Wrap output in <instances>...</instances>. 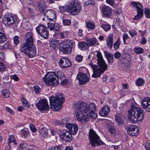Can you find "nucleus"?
<instances>
[{
	"label": "nucleus",
	"instance_id": "nucleus-36",
	"mask_svg": "<svg viewBox=\"0 0 150 150\" xmlns=\"http://www.w3.org/2000/svg\"><path fill=\"white\" fill-rule=\"evenodd\" d=\"M144 82L143 79L140 78L136 80V83L137 86H141L143 84Z\"/></svg>",
	"mask_w": 150,
	"mask_h": 150
},
{
	"label": "nucleus",
	"instance_id": "nucleus-51",
	"mask_svg": "<svg viewBox=\"0 0 150 150\" xmlns=\"http://www.w3.org/2000/svg\"><path fill=\"white\" fill-rule=\"evenodd\" d=\"M69 118L68 117H66L63 119L62 120V123L63 124H68L67 123L69 120Z\"/></svg>",
	"mask_w": 150,
	"mask_h": 150
},
{
	"label": "nucleus",
	"instance_id": "nucleus-42",
	"mask_svg": "<svg viewBox=\"0 0 150 150\" xmlns=\"http://www.w3.org/2000/svg\"><path fill=\"white\" fill-rule=\"evenodd\" d=\"M6 40V37L4 34L0 32V42H3Z\"/></svg>",
	"mask_w": 150,
	"mask_h": 150
},
{
	"label": "nucleus",
	"instance_id": "nucleus-47",
	"mask_svg": "<svg viewBox=\"0 0 150 150\" xmlns=\"http://www.w3.org/2000/svg\"><path fill=\"white\" fill-rule=\"evenodd\" d=\"M6 110L7 112L10 113L11 115H14V112L9 107H6Z\"/></svg>",
	"mask_w": 150,
	"mask_h": 150
},
{
	"label": "nucleus",
	"instance_id": "nucleus-2",
	"mask_svg": "<svg viewBox=\"0 0 150 150\" xmlns=\"http://www.w3.org/2000/svg\"><path fill=\"white\" fill-rule=\"evenodd\" d=\"M25 41L20 48L21 52L24 53L30 58L33 57L36 54V49L33 45V34L31 32L26 34Z\"/></svg>",
	"mask_w": 150,
	"mask_h": 150
},
{
	"label": "nucleus",
	"instance_id": "nucleus-54",
	"mask_svg": "<svg viewBox=\"0 0 150 150\" xmlns=\"http://www.w3.org/2000/svg\"><path fill=\"white\" fill-rule=\"evenodd\" d=\"M115 0H106V2L110 4V5L112 6L113 4H115Z\"/></svg>",
	"mask_w": 150,
	"mask_h": 150
},
{
	"label": "nucleus",
	"instance_id": "nucleus-22",
	"mask_svg": "<svg viewBox=\"0 0 150 150\" xmlns=\"http://www.w3.org/2000/svg\"><path fill=\"white\" fill-rule=\"evenodd\" d=\"M137 112L135 115L137 118V121H141L143 119V112L142 109L139 107H136Z\"/></svg>",
	"mask_w": 150,
	"mask_h": 150
},
{
	"label": "nucleus",
	"instance_id": "nucleus-59",
	"mask_svg": "<svg viewBox=\"0 0 150 150\" xmlns=\"http://www.w3.org/2000/svg\"><path fill=\"white\" fill-rule=\"evenodd\" d=\"M5 69L3 64L0 62V71H2Z\"/></svg>",
	"mask_w": 150,
	"mask_h": 150
},
{
	"label": "nucleus",
	"instance_id": "nucleus-48",
	"mask_svg": "<svg viewBox=\"0 0 150 150\" xmlns=\"http://www.w3.org/2000/svg\"><path fill=\"white\" fill-rule=\"evenodd\" d=\"M83 59V57L80 55H78L76 57V61L80 62Z\"/></svg>",
	"mask_w": 150,
	"mask_h": 150
},
{
	"label": "nucleus",
	"instance_id": "nucleus-5",
	"mask_svg": "<svg viewBox=\"0 0 150 150\" xmlns=\"http://www.w3.org/2000/svg\"><path fill=\"white\" fill-rule=\"evenodd\" d=\"M57 76L54 72H48L43 78V81L47 85L55 86L59 81L56 79Z\"/></svg>",
	"mask_w": 150,
	"mask_h": 150
},
{
	"label": "nucleus",
	"instance_id": "nucleus-33",
	"mask_svg": "<svg viewBox=\"0 0 150 150\" xmlns=\"http://www.w3.org/2000/svg\"><path fill=\"white\" fill-rule=\"evenodd\" d=\"M38 7L40 12L41 13H43L45 10V6L44 4L41 3H38Z\"/></svg>",
	"mask_w": 150,
	"mask_h": 150
},
{
	"label": "nucleus",
	"instance_id": "nucleus-17",
	"mask_svg": "<svg viewBox=\"0 0 150 150\" xmlns=\"http://www.w3.org/2000/svg\"><path fill=\"white\" fill-rule=\"evenodd\" d=\"M142 107L148 112H150V98H144L141 101Z\"/></svg>",
	"mask_w": 150,
	"mask_h": 150
},
{
	"label": "nucleus",
	"instance_id": "nucleus-4",
	"mask_svg": "<svg viewBox=\"0 0 150 150\" xmlns=\"http://www.w3.org/2000/svg\"><path fill=\"white\" fill-rule=\"evenodd\" d=\"M49 100L51 109L53 111H58L62 108L64 98L62 94L58 93L55 97L51 96Z\"/></svg>",
	"mask_w": 150,
	"mask_h": 150
},
{
	"label": "nucleus",
	"instance_id": "nucleus-60",
	"mask_svg": "<svg viewBox=\"0 0 150 150\" xmlns=\"http://www.w3.org/2000/svg\"><path fill=\"white\" fill-rule=\"evenodd\" d=\"M109 130L111 134L114 133L115 131V128L113 127H111L109 128Z\"/></svg>",
	"mask_w": 150,
	"mask_h": 150
},
{
	"label": "nucleus",
	"instance_id": "nucleus-18",
	"mask_svg": "<svg viewBox=\"0 0 150 150\" xmlns=\"http://www.w3.org/2000/svg\"><path fill=\"white\" fill-rule=\"evenodd\" d=\"M127 128V132L128 135L132 136H137L138 135V129L136 126L130 125Z\"/></svg>",
	"mask_w": 150,
	"mask_h": 150
},
{
	"label": "nucleus",
	"instance_id": "nucleus-46",
	"mask_svg": "<svg viewBox=\"0 0 150 150\" xmlns=\"http://www.w3.org/2000/svg\"><path fill=\"white\" fill-rule=\"evenodd\" d=\"M69 83L68 80L66 79L63 80L61 82V85L62 86H65L67 85Z\"/></svg>",
	"mask_w": 150,
	"mask_h": 150
},
{
	"label": "nucleus",
	"instance_id": "nucleus-20",
	"mask_svg": "<svg viewBox=\"0 0 150 150\" xmlns=\"http://www.w3.org/2000/svg\"><path fill=\"white\" fill-rule=\"evenodd\" d=\"M44 15L46 16L48 19L52 21H53L56 18V15L54 11L51 9L47 10Z\"/></svg>",
	"mask_w": 150,
	"mask_h": 150
},
{
	"label": "nucleus",
	"instance_id": "nucleus-31",
	"mask_svg": "<svg viewBox=\"0 0 150 150\" xmlns=\"http://www.w3.org/2000/svg\"><path fill=\"white\" fill-rule=\"evenodd\" d=\"M96 41L97 40L94 38L86 39V42L88 45V47L94 46V45L96 44Z\"/></svg>",
	"mask_w": 150,
	"mask_h": 150
},
{
	"label": "nucleus",
	"instance_id": "nucleus-57",
	"mask_svg": "<svg viewBox=\"0 0 150 150\" xmlns=\"http://www.w3.org/2000/svg\"><path fill=\"white\" fill-rule=\"evenodd\" d=\"M50 149V150H61V148L59 146H53Z\"/></svg>",
	"mask_w": 150,
	"mask_h": 150
},
{
	"label": "nucleus",
	"instance_id": "nucleus-26",
	"mask_svg": "<svg viewBox=\"0 0 150 150\" xmlns=\"http://www.w3.org/2000/svg\"><path fill=\"white\" fill-rule=\"evenodd\" d=\"M78 47L80 50L84 51L87 50L89 48L88 45L87 43L84 41L79 42Z\"/></svg>",
	"mask_w": 150,
	"mask_h": 150
},
{
	"label": "nucleus",
	"instance_id": "nucleus-49",
	"mask_svg": "<svg viewBox=\"0 0 150 150\" xmlns=\"http://www.w3.org/2000/svg\"><path fill=\"white\" fill-rule=\"evenodd\" d=\"M8 47L9 43L8 42H6V43H5L3 46H0V48L1 49L3 48L5 50H6L8 48Z\"/></svg>",
	"mask_w": 150,
	"mask_h": 150
},
{
	"label": "nucleus",
	"instance_id": "nucleus-38",
	"mask_svg": "<svg viewBox=\"0 0 150 150\" xmlns=\"http://www.w3.org/2000/svg\"><path fill=\"white\" fill-rule=\"evenodd\" d=\"M86 26L88 29L91 30H93L95 28V25L93 23H91L90 22H88L86 24Z\"/></svg>",
	"mask_w": 150,
	"mask_h": 150
},
{
	"label": "nucleus",
	"instance_id": "nucleus-44",
	"mask_svg": "<svg viewBox=\"0 0 150 150\" xmlns=\"http://www.w3.org/2000/svg\"><path fill=\"white\" fill-rule=\"evenodd\" d=\"M144 13L146 17L150 18V10L149 9L146 8L145 9Z\"/></svg>",
	"mask_w": 150,
	"mask_h": 150
},
{
	"label": "nucleus",
	"instance_id": "nucleus-28",
	"mask_svg": "<svg viewBox=\"0 0 150 150\" xmlns=\"http://www.w3.org/2000/svg\"><path fill=\"white\" fill-rule=\"evenodd\" d=\"M104 53L108 62L110 63L112 62L114 60L113 54L112 53H108L106 51H104Z\"/></svg>",
	"mask_w": 150,
	"mask_h": 150
},
{
	"label": "nucleus",
	"instance_id": "nucleus-64",
	"mask_svg": "<svg viewBox=\"0 0 150 150\" xmlns=\"http://www.w3.org/2000/svg\"><path fill=\"white\" fill-rule=\"evenodd\" d=\"M93 2H91V1H88V0L87 1H86L85 3L84 4V6H87L89 5H90V4H92Z\"/></svg>",
	"mask_w": 150,
	"mask_h": 150
},
{
	"label": "nucleus",
	"instance_id": "nucleus-12",
	"mask_svg": "<svg viewBox=\"0 0 150 150\" xmlns=\"http://www.w3.org/2000/svg\"><path fill=\"white\" fill-rule=\"evenodd\" d=\"M76 79L78 80L79 84L83 85L89 81V78L86 74L80 72L78 74Z\"/></svg>",
	"mask_w": 150,
	"mask_h": 150
},
{
	"label": "nucleus",
	"instance_id": "nucleus-27",
	"mask_svg": "<svg viewBox=\"0 0 150 150\" xmlns=\"http://www.w3.org/2000/svg\"><path fill=\"white\" fill-rule=\"evenodd\" d=\"M47 25L49 29L51 30H54L57 31L59 29V26L57 24L50 22L48 23Z\"/></svg>",
	"mask_w": 150,
	"mask_h": 150
},
{
	"label": "nucleus",
	"instance_id": "nucleus-1",
	"mask_svg": "<svg viewBox=\"0 0 150 150\" xmlns=\"http://www.w3.org/2000/svg\"><path fill=\"white\" fill-rule=\"evenodd\" d=\"M74 107L76 120L82 123L89 121L90 117L96 119L97 117L95 112L96 106L94 103L88 104L85 102L78 101L74 104Z\"/></svg>",
	"mask_w": 150,
	"mask_h": 150
},
{
	"label": "nucleus",
	"instance_id": "nucleus-62",
	"mask_svg": "<svg viewBox=\"0 0 150 150\" xmlns=\"http://www.w3.org/2000/svg\"><path fill=\"white\" fill-rule=\"evenodd\" d=\"M146 150H150V144L147 143L145 146Z\"/></svg>",
	"mask_w": 150,
	"mask_h": 150
},
{
	"label": "nucleus",
	"instance_id": "nucleus-56",
	"mask_svg": "<svg viewBox=\"0 0 150 150\" xmlns=\"http://www.w3.org/2000/svg\"><path fill=\"white\" fill-rule=\"evenodd\" d=\"M129 34L132 37H134L135 35H137V33L134 31H129Z\"/></svg>",
	"mask_w": 150,
	"mask_h": 150
},
{
	"label": "nucleus",
	"instance_id": "nucleus-19",
	"mask_svg": "<svg viewBox=\"0 0 150 150\" xmlns=\"http://www.w3.org/2000/svg\"><path fill=\"white\" fill-rule=\"evenodd\" d=\"M59 64L60 67L64 68L71 66V63L68 59L63 57L60 59Z\"/></svg>",
	"mask_w": 150,
	"mask_h": 150
},
{
	"label": "nucleus",
	"instance_id": "nucleus-34",
	"mask_svg": "<svg viewBox=\"0 0 150 150\" xmlns=\"http://www.w3.org/2000/svg\"><path fill=\"white\" fill-rule=\"evenodd\" d=\"M11 142H14L16 145L17 144V142L15 141V138L13 135L10 136L8 138V144H9Z\"/></svg>",
	"mask_w": 150,
	"mask_h": 150
},
{
	"label": "nucleus",
	"instance_id": "nucleus-9",
	"mask_svg": "<svg viewBox=\"0 0 150 150\" xmlns=\"http://www.w3.org/2000/svg\"><path fill=\"white\" fill-rule=\"evenodd\" d=\"M37 33L45 39L47 38L49 36L48 30L47 27L42 25H40L36 28Z\"/></svg>",
	"mask_w": 150,
	"mask_h": 150
},
{
	"label": "nucleus",
	"instance_id": "nucleus-39",
	"mask_svg": "<svg viewBox=\"0 0 150 150\" xmlns=\"http://www.w3.org/2000/svg\"><path fill=\"white\" fill-rule=\"evenodd\" d=\"M28 133V128L24 127L21 130V134L22 135L25 136Z\"/></svg>",
	"mask_w": 150,
	"mask_h": 150
},
{
	"label": "nucleus",
	"instance_id": "nucleus-63",
	"mask_svg": "<svg viewBox=\"0 0 150 150\" xmlns=\"http://www.w3.org/2000/svg\"><path fill=\"white\" fill-rule=\"evenodd\" d=\"M4 54L2 52H0V59L1 60H4Z\"/></svg>",
	"mask_w": 150,
	"mask_h": 150
},
{
	"label": "nucleus",
	"instance_id": "nucleus-21",
	"mask_svg": "<svg viewBox=\"0 0 150 150\" xmlns=\"http://www.w3.org/2000/svg\"><path fill=\"white\" fill-rule=\"evenodd\" d=\"M110 112V107L106 105L102 108L100 110L99 114L100 116L105 117Z\"/></svg>",
	"mask_w": 150,
	"mask_h": 150
},
{
	"label": "nucleus",
	"instance_id": "nucleus-11",
	"mask_svg": "<svg viewBox=\"0 0 150 150\" xmlns=\"http://www.w3.org/2000/svg\"><path fill=\"white\" fill-rule=\"evenodd\" d=\"M16 20V16L14 15H12L4 17L3 21L5 25H10L14 24Z\"/></svg>",
	"mask_w": 150,
	"mask_h": 150
},
{
	"label": "nucleus",
	"instance_id": "nucleus-24",
	"mask_svg": "<svg viewBox=\"0 0 150 150\" xmlns=\"http://www.w3.org/2000/svg\"><path fill=\"white\" fill-rule=\"evenodd\" d=\"M106 43L108 47L110 49L112 47L113 43V35L110 34L106 39Z\"/></svg>",
	"mask_w": 150,
	"mask_h": 150
},
{
	"label": "nucleus",
	"instance_id": "nucleus-25",
	"mask_svg": "<svg viewBox=\"0 0 150 150\" xmlns=\"http://www.w3.org/2000/svg\"><path fill=\"white\" fill-rule=\"evenodd\" d=\"M115 121L118 125H122L124 121L121 115L117 114L115 117Z\"/></svg>",
	"mask_w": 150,
	"mask_h": 150
},
{
	"label": "nucleus",
	"instance_id": "nucleus-15",
	"mask_svg": "<svg viewBox=\"0 0 150 150\" xmlns=\"http://www.w3.org/2000/svg\"><path fill=\"white\" fill-rule=\"evenodd\" d=\"M70 133L65 130H61L59 134L61 138L66 142L71 141L72 139V137Z\"/></svg>",
	"mask_w": 150,
	"mask_h": 150
},
{
	"label": "nucleus",
	"instance_id": "nucleus-3",
	"mask_svg": "<svg viewBox=\"0 0 150 150\" xmlns=\"http://www.w3.org/2000/svg\"><path fill=\"white\" fill-rule=\"evenodd\" d=\"M96 56L98 58L97 63L99 68L98 66L93 64L92 63L89 64V65L91 67L93 71L92 77L94 78L100 77L101 74L103 73L106 70L108 67L100 52H98Z\"/></svg>",
	"mask_w": 150,
	"mask_h": 150
},
{
	"label": "nucleus",
	"instance_id": "nucleus-6",
	"mask_svg": "<svg viewBox=\"0 0 150 150\" xmlns=\"http://www.w3.org/2000/svg\"><path fill=\"white\" fill-rule=\"evenodd\" d=\"M73 47L72 41L69 40H65L62 41L60 45V50L65 54H70L71 53Z\"/></svg>",
	"mask_w": 150,
	"mask_h": 150
},
{
	"label": "nucleus",
	"instance_id": "nucleus-53",
	"mask_svg": "<svg viewBox=\"0 0 150 150\" xmlns=\"http://www.w3.org/2000/svg\"><path fill=\"white\" fill-rule=\"evenodd\" d=\"M30 127L31 130L33 132H35L36 131L34 126L32 124H30Z\"/></svg>",
	"mask_w": 150,
	"mask_h": 150
},
{
	"label": "nucleus",
	"instance_id": "nucleus-50",
	"mask_svg": "<svg viewBox=\"0 0 150 150\" xmlns=\"http://www.w3.org/2000/svg\"><path fill=\"white\" fill-rule=\"evenodd\" d=\"M34 90L35 92L36 93H38L40 92V89L39 86L36 85L34 86Z\"/></svg>",
	"mask_w": 150,
	"mask_h": 150
},
{
	"label": "nucleus",
	"instance_id": "nucleus-30",
	"mask_svg": "<svg viewBox=\"0 0 150 150\" xmlns=\"http://www.w3.org/2000/svg\"><path fill=\"white\" fill-rule=\"evenodd\" d=\"M47 129L45 127H40L39 130V132L40 135L42 137H46L48 134Z\"/></svg>",
	"mask_w": 150,
	"mask_h": 150
},
{
	"label": "nucleus",
	"instance_id": "nucleus-52",
	"mask_svg": "<svg viewBox=\"0 0 150 150\" xmlns=\"http://www.w3.org/2000/svg\"><path fill=\"white\" fill-rule=\"evenodd\" d=\"M14 43L15 44L17 45L19 43L18 38L17 36H16L13 38Z\"/></svg>",
	"mask_w": 150,
	"mask_h": 150
},
{
	"label": "nucleus",
	"instance_id": "nucleus-7",
	"mask_svg": "<svg viewBox=\"0 0 150 150\" xmlns=\"http://www.w3.org/2000/svg\"><path fill=\"white\" fill-rule=\"evenodd\" d=\"M89 137L90 143L93 147H95L96 145L98 146L103 144H104L100 139L99 136L92 129H91L90 130Z\"/></svg>",
	"mask_w": 150,
	"mask_h": 150
},
{
	"label": "nucleus",
	"instance_id": "nucleus-61",
	"mask_svg": "<svg viewBox=\"0 0 150 150\" xmlns=\"http://www.w3.org/2000/svg\"><path fill=\"white\" fill-rule=\"evenodd\" d=\"M59 36L62 39H63L65 38V35L64 32L60 33L59 34Z\"/></svg>",
	"mask_w": 150,
	"mask_h": 150
},
{
	"label": "nucleus",
	"instance_id": "nucleus-14",
	"mask_svg": "<svg viewBox=\"0 0 150 150\" xmlns=\"http://www.w3.org/2000/svg\"><path fill=\"white\" fill-rule=\"evenodd\" d=\"M36 106L40 110H47L49 109L47 100L45 99L40 100L36 104Z\"/></svg>",
	"mask_w": 150,
	"mask_h": 150
},
{
	"label": "nucleus",
	"instance_id": "nucleus-13",
	"mask_svg": "<svg viewBox=\"0 0 150 150\" xmlns=\"http://www.w3.org/2000/svg\"><path fill=\"white\" fill-rule=\"evenodd\" d=\"M137 110L136 107L133 105L128 111L129 119L132 122H135L137 121V118L135 116L136 114Z\"/></svg>",
	"mask_w": 150,
	"mask_h": 150
},
{
	"label": "nucleus",
	"instance_id": "nucleus-41",
	"mask_svg": "<svg viewBox=\"0 0 150 150\" xmlns=\"http://www.w3.org/2000/svg\"><path fill=\"white\" fill-rule=\"evenodd\" d=\"M134 51L138 54H141L143 52V49L141 47H135L134 49Z\"/></svg>",
	"mask_w": 150,
	"mask_h": 150
},
{
	"label": "nucleus",
	"instance_id": "nucleus-55",
	"mask_svg": "<svg viewBox=\"0 0 150 150\" xmlns=\"http://www.w3.org/2000/svg\"><path fill=\"white\" fill-rule=\"evenodd\" d=\"M114 56L116 59H118L120 57L121 54L119 52H116L114 54Z\"/></svg>",
	"mask_w": 150,
	"mask_h": 150
},
{
	"label": "nucleus",
	"instance_id": "nucleus-40",
	"mask_svg": "<svg viewBox=\"0 0 150 150\" xmlns=\"http://www.w3.org/2000/svg\"><path fill=\"white\" fill-rule=\"evenodd\" d=\"M101 27L105 31L109 30L111 28L110 25L109 24H103Z\"/></svg>",
	"mask_w": 150,
	"mask_h": 150
},
{
	"label": "nucleus",
	"instance_id": "nucleus-10",
	"mask_svg": "<svg viewBox=\"0 0 150 150\" xmlns=\"http://www.w3.org/2000/svg\"><path fill=\"white\" fill-rule=\"evenodd\" d=\"M131 4L133 6L136 7L137 12V14L135 16L133 19L137 20L141 18L143 15V8L142 4L136 2H132Z\"/></svg>",
	"mask_w": 150,
	"mask_h": 150
},
{
	"label": "nucleus",
	"instance_id": "nucleus-43",
	"mask_svg": "<svg viewBox=\"0 0 150 150\" xmlns=\"http://www.w3.org/2000/svg\"><path fill=\"white\" fill-rule=\"evenodd\" d=\"M63 23L65 25H69L71 23V21L70 20L64 19L63 20Z\"/></svg>",
	"mask_w": 150,
	"mask_h": 150
},
{
	"label": "nucleus",
	"instance_id": "nucleus-23",
	"mask_svg": "<svg viewBox=\"0 0 150 150\" xmlns=\"http://www.w3.org/2000/svg\"><path fill=\"white\" fill-rule=\"evenodd\" d=\"M66 127L69 129L70 131V132H72V128H74V134H75L78 131V126L76 124H71L70 123H68L66 125Z\"/></svg>",
	"mask_w": 150,
	"mask_h": 150
},
{
	"label": "nucleus",
	"instance_id": "nucleus-32",
	"mask_svg": "<svg viewBox=\"0 0 150 150\" xmlns=\"http://www.w3.org/2000/svg\"><path fill=\"white\" fill-rule=\"evenodd\" d=\"M1 94L4 97L7 98L9 96L10 93L8 90L6 89L2 91Z\"/></svg>",
	"mask_w": 150,
	"mask_h": 150
},
{
	"label": "nucleus",
	"instance_id": "nucleus-45",
	"mask_svg": "<svg viewBox=\"0 0 150 150\" xmlns=\"http://www.w3.org/2000/svg\"><path fill=\"white\" fill-rule=\"evenodd\" d=\"M122 38L124 44H126V40L129 38V37L128 35L126 33L124 34Z\"/></svg>",
	"mask_w": 150,
	"mask_h": 150
},
{
	"label": "nucleus",
	"instance_id": "nucleus-35",
	"mask_svg": "<svg viewBox=\"0 0 150 150\" xmlns=\"http://www.w3.org/2000/svg\"><path fill=\"white\" fill-rule=\"evenodd\" d=\"M21 100L23 105L25 108H28L29 106L30 105L27 100L24 98H22Z\"/></svg>",
	"mask_w": 150,
	"mask_h": 150
},
{
	"label": "nucleus",
	"instance_id": "nucleus-58",
	"mask_svg": "<svg viewBox=\"0 0 150 150\" xmlns=\"http://www.w3.org/2000/svg\"><path fill=\"white\" fill-rule=\"evenodd\" d=\"M146 42V40L145 38H144V37H142V38L141 39V41L140 42L142 44H144Z\"/></svg>",
	"mask_w": 150,
	"mask_h": 150
},
{
	"label": "nucleus",
	"instance_id": "nucleus-16",
	"mask_svg": "<svg viewBox=\"0 0 150 150\" xmlns=\"http://www.w3.org/2000/svg\"><path fill=\"white\" fill-rule=\"evenodd\" d=\"M101 11L103 17L108 18L111 16L112 10L109 6L105 5L103 6L101 8Z\"/></svg>",
	"mask_w": 150,
	"mask_h": 150
},
{
	"label": "nucleus",
	"instance_id": "nucleus-8",
	"mask_svg": "<svg viewBox=\"0 0 150 150\" xmlns=\"http://www.w3.org/2000/svg\"><path fill=\"white\" fill-rule=\"evenodd\" d=\"M81 8V5L77 1H72L67 9L69 12L73 15H76L80 13Z\"/></svg>",
	"mask_w": 150,
	"mask_h": 150
},
{
	"label": "nucleus",
	"instance_id": "nucleus-29",
	"mask_svg": "<svg viewBox=\"0 0 150 150\" xmlns=\"http://www.w3.org/2000/svg\"><path fill=\"white\" fill-rule=\"evenodd\" d=\"M58 40L55 39H53L50 42V46L51 48L52 47L54 50L58 49Z\"/></svg>",
	"mask_w": 150,
	"mask_h": 150
},
{
	"label": "nucleus",
	"instance_id": "nucleus-37",
	"mask_svg": "<svg viewBox=\"0 0 150 150\" xmlns=\"http://www.w3.org/2000/svg\"><path fill=\"white\" fill-rule=\"evenodd\" d=\"M120 43V38H119L116 41L114 44V47L115 50L119 48Z\"/></svg>",
	"mask_w": 150,
	"mask_h": 150
}]
</instances>
